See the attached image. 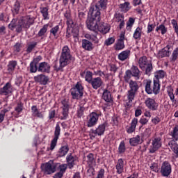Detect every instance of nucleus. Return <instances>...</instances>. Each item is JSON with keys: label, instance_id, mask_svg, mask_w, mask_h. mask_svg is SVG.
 I'll list each match as a JSON object with an SVG mask.
<instances>
[{"label": "nucleus", "instance_id": "nucleus-1", "mask_svg": "<svg viewBox=\"0 0 178 178\" xmlns=\"http://www.w3.org/2000/svg\"><path fill=\"white\" fill-rule=\"evenodd\" d=\"M94 9L90 8L89 15H91V17L87 19L86 26L90 31H98V26L101 22V12Z\"/></svg>", "mask_w": 178, "mask_h": 178}, {"label": "nucleus", "instance_id": "nucleus-2", "mask_svg": "<svg viewBox=\"0 0 178 178\" xmlns=\"http://www.w3.org/2000/svg\"><path fill=\"white\" fill-rule=\"evenodd\" d=\"M72 59V54H70V49H69V47L67 46H64L62 49L59 59L60 67H58V70L63 69L65 66H67L70 62H71Z\"/></svg>", "mask_w": 178, "mask_h": 178}, {"label": "nucleus", "instance_id": "nucleus-3", "mask_svg": "<svg viewBox=\"0 0 178 178\" xmlns=\"http://www.w3.org/2000/svg\"><path fill=\"white\" fill-rule=\"evenodd\" d=\"M138 63L140 69L145 71V74H147V76L151 74L154 67H152V62L148 60L147 56H143L140 57L138 61Z\"/></svg>", "mask_w": 178, "mask_h": 178}, {"label": "nucleus", "instance_id": "nucleus-4", "mask_svg": "<svg viewBox=\"0 0 178 178\" xmlns=\"http://www.w3.org/2000/svg\"><path fill=\"white\" fill-rule=\"evenodd\" d=\"M34 17L27 15L22 17L17 25V32L20 33L24 29H30V26L34 24Z\"/></svg>", "mask_w": 178, "mask_h": 178}, {"label": "nucleus", "instance_id": "nucleus-5", "mask_svg": "<svg viewBox=\"0 0 178 178\" xmlns=\"http://www.w3.org/2000/svg\"><path fill=\"white\" fill-rule=\"evenodd\" d=\"M67 26L68 29L67 30L66 37L67 38H70L72 34V37L74 38H77L79 37V28L74 26V23L73 22V20L72 19H67ZM70 31H72V34H70Z\"/></svg>", "mask_w": 178, "mask_h": 178}, {"label": "nucleus", "instance_id": "nucleus-6", "mask_svg": "<svg viewBox=\"0 0 178 178\" xmlns=\"http://www.w3.org/2000/svg\"><path fill=\"white\" fill-rule=\"evenodd\" d=\"M98 119H99V114L96 112L90 113L86 117V123L87 127H94V126H97Z\"/></svg>", "mask_w": 178, "mask_h": 178}, {"label": "nucleus", "instance_id": "nucleus-7", "mask_svg": "<svg viewBox=\"0 0 178 178\" xmlns=\"http://www.w3.org/2000/svg\"><path fill=\"white\" fill-rule=\"evenodd\" d=\"M84 88L81 83L78 82L75 87L71 88L70 92L73 99H79L83 95Z\"/></svg>", "mask_w": 178, "mask_h": 178}, {"label": "nucleus", "instance_id": "nucleus-8", "mask_svg": "<svg viewBox=\"0 0 178 178\" xmlns=\"http://www.w3.org/2000/svg\"><path fill=\"white\" fill-rule=\"evenodd\" d=\"M41 168L44 175H52V173H55V172H56V164H55L52 161L42 164Z\"/></svg>", "mask_w": 178, "mask_h": 178}, {"label": "nucleus", "instance_id": "nucleus-9", "mask_svg": "<svg viewBox=\"0 0 178 178\" xmlns=\"http://www.w3.org/2000/svg\"><path fill=\"white\" fill-rule=\"evenodd\" d=\"M106 127L105 124H101L95 130L91 129L90 131V137L91 140H94L97 136H103V134L105 133Z\"/></svg>", "mask_w": 178, "mask_h": 178}, {"label": "nucleus", "instance_id": "nucleus-10", "mask_svg": "<svg viewBox=\"0 0 178 178\" xmlns=\"http://www.w3.org/2000/svg\"><path fill=\"white\" fill-rule=\"evenodd\" d=\"M59 136H60V126L59 124H56L55 131H54V137L52 139L50 145V151H54L58 144V140L59 139Z\"/></svg>", "mask_w": 178, "mask_h": 178}, {"label": "nucleus", "instance_id": "nucleus-11", "mask_svg": "<svg viewBox=\"0 0 178 178\" xmlns=\"http://www.w3.org/2000/svg\"><path fill=\"white\" fill-rule=\"evenodd\" d=\"M161 147H162V142L161 141V138H156L152 141V145L149 148V152L150 154H154V152H156V151H158L159 148H161Z\"/></svg>", "mask_w": 178, "mask_h": 178}, {"label": "nucleus", "instance_id": "nucleus-12", "mask_svg": "<svg viewBox=\"0 0 178 178\" xmlns=\"http://www.w3.org/2000/svg\"><path fill=\"white\" fill-rule=\"evenodd\" d=\"M161 173L164 177H168L172 173V165L168 161L163 163L161 168Z\"/></svg>", "mask_w": 178, "mask_h": 178}, {"label": "nucleus", "instance_id": "nucleus-13", "mask_svg": "<svg viewBox=\"0 0 178 178\" xmlns=\"http://www.w3.org/2000/svg\"><path fill=\"white\" fill-rule=\"evenodd\" d=\"M145 106L150 111H156L158 109V106H159V104L156 102V100L152 99L151 97L147 98L145 102Z\"/></svg>", "mask_w": 178, "mask_h": 178}, {"label": "nucleus", "instance_id": "nucleus-14", "mask_svg": "<svg viewBox=\"0 0 178 178\" xmlns=\"http://www.w3.org/2000/svg\"><path fill=\"white\" fill-rule=\"evenodd\" d=\"M61 104L63 105L62 106V115L63 117L60 118L61 120H65V119L67 118V116H69V101L67 99H64L62 102Z\"/></svg>", "mask_w": 178, "mask_h": 178}, {"label": "nucleus", "instance_id": "nucleus-15", "mask_svg": "<svg viewBox=\"0 0 178 178\" xmlns=\"http://www.w3.org/2000/svg\"><path fill=\"white\" fill-rule=\"evenodd\" d=\"M67 161V165L69 169L73 168V166L76 165V163L79 161V158L76 156L72 155V154H70L66 157Z\"/></svg>", "mask_w": 178, "mask_h": 178}, {"label": "nucleus", "instance_id": "nucleus-16", "mask_svg": "<svg viewBox=\"0 0 178 178\" xmlns=\"http://www.w3.org/2000/svg\"><path fill=\"white\" fill-rule=\"evenodd\" d=\"M90 84H91L94 90H98V88L102 87V85L104 84V81H102V79L101 77H96L92 79Z\"/></svg>", "mask_w": 178, "mask_h": 178}, {"label": "nucleus", "instance_id": "nucleus-17", "mask_svg": "<svg viewBox=\"0 0 178 178\" xmlns=\"http://www.w3.org/2000/svg\"><path fill=\"white\" fill-rule=\"evenodd\" d=\"M106 5H108V0H99L95 6H92L90 7V9L93 8L94 10L100 12L99 8L102 9H106Z\"/></svg>", "mask_w": 178, "mask_h": 178}, {"label": "nucleus", "instance_id": "nucleus-18", "mask_svg": "<svg viewBox=\"0 0 178 178\" xmlns=\"http://www.w3.org/2000/svg\"><path fill=\"white\" fill-rule=\"evenodd\" d=\"M12 91H13L12 85H10V83L8 82L3 88H0V95H8V94H11Z\"/></svg>", "mask_w": 178, "mask_h": 178}, {"label": "nucleus", "instance_id": "nucleus-19", "mask_svg": "<svg viewBox=\"0 0 178 178\" xmlns=\"http://www.w3.org/2000/svg\"><path fill=\"white\" fill-rule=\"evenodd\" d=\"M34 80L35 83H40V84H43V86H45L49 81V78L44 74H39L34 76Z\"/></svg>", "mask_w": 178, "mask_h": 178}, {"label": "nucleus", "instance_id": "nucleus-20", "mask_svg": "<svg viewBox=\"0 0 178 178\" xmlns=\"http://www.w3.org/2000/svg\"><path fill=\"white\" fill-rule=\"evenodd\" d=\"M115 22L119 23V29L122 30L124 27V15L118 13L115 15Z\"/></svg>", "mask_w": 178, "mask_h": 178}, {"label": "nucleus", "instance_id": "nucleus-21", "mask_svg": "<svg viewBox=\"0 0 178 178\" xmlns=\"http://www.w3.org/2000/svg\"><path fill=\"white\" fill-rule=\"evenodd\" d=\"M38 70V72H41V73H49L51 66L47 63L42 62L40 63Z\"/></svg>", "mask_w": 178, "mask_h": 178}, {"label": "nucleus", "instance_id": "nucleus-22", "mask_svg": "<svg viewBox=\"0 0 178 178\" xmlns=\"http://www.w3.org/2000/svg\"><path fill=\"white\" fill-rule=\"evenodd\" d=\"M115 169L118 175H122V172L124 170V161L123 159H120L118 160L115 165Z\"/></svg>", "mask_w": 178, "mask_h": 178}, {"label": "nucleus", "instance_id": "nucleus-23", "mask_svg": "<svg viewBox=\"0 0 178 178\" xmlns=\"http://www.w3.org/2000/svg\"><path fill=\"white\" fill-rule=\"evenodd\" d=\"M129 58H130V50L129 49L122 51L121 53L118 54V59L122 62H124V60H127Z\"/></svg>", "mask_w": 178, "mask_h": 178}, {"label": "nucleus", "instance_id": "nucleus-24", "mask_svg": "<svg viewBox=\"0 0 178 178\" xmlns=\"http://www.w3.org/2000/svg\"><path fill=\"white\" fill-rule=\"evenodd\" d=\"M170 46L167 45L165 47L161 49L158 54L159 58H165V56H169L170 55Z\"/></svg>", "mask_w": 178, "mask_h": 178}, {"label": "nucleus", "instance_id": "nucleus-25", "mask_svg": "<svg viewBox=\"0 0 178 178\" xmlns=\"http://www.w3.org/2000/svg\"><path fill=\"white\" fill-rule=\"evenodd\" d=\"M32 115L35 118H39V119H44V114L42 112H40V110L37 108V106H33L31 107Z\"/></svg>", "mask_w": 178, "mask_h": 178}, {"label": "nucleus", "instance_id": "nucleus-26", "mask_svg": "<svg viewBox=\"0 0 178 178\" xmlns=\"http://www.w3.org/2000/svg\"><path fill=\"white\" fill-rule=\"evenodd\" d=\"M82 48L86 49V51H92L94 45L89 40L83 39L82 40Z\"/></svg>", "mask_w": 178, "mask_h": 178}, {"label": "nucleus", "instance_id": "nucleus-27", "mask_svg": "<svg viewBox=\"0 0 178 178\" xmlns=\"http://www.w3.org/2000/svg\"><path fill=\"white\" fill-rule=\"evenodd\" d=\"M138 123V119L134 118L131 122V126L127 129V133L131 134L134 131H136V127Z\"/></svg>", "mask_w": 178, "mask_h": 178}, {"label": "nucleus", "instance_id": "nucleus-28", "mask_svg": "<svg viewBox=\"0 0 178 178\" xmlns=\"http://www.w3.org/2000/svg\"><path fill=\"white\" fill-rule=\"evenodd\" d=\"M109 30H111V29L106 24H100L99 26H97V31H99L102 34H106V33L109 32Z\"/></svg>", "mask_w": 178, "mask_h": 178}, {"label": "nucleus", "instance_id": "nucleus-29", "mask_svg": "<svg viewBox=\"0 0 178 178\" xmlns=\"http://www.w3.org/2000/svg\"><path fill=\"white\" fill-rule=\"evenodd\" d=\"M142 143L143 140L140 136H136V137L129 139V144L133 147H136V145H138V144H141Z\"/></svg>", "mask_w": 178, "mask_h": 178}, {"label": "nucleus", "instance_id": "nucleus-30", "mask_svg": "<svg viewBox=\"0 0 178 178\" xmlns=\"http://www.w3.org/2000/svg\"><path fill=\"white\" fill-rule=\"evenodd\" d=\"M161 90V85L159 84V80L154 79V83L152 87V92L154 94H159V91Z\"/></svg>", "mask_w": 178, "mask_h": 178}, {"label": "nucleus", "instance_id": "nucleus-31", "mask_svg": "<svg viewBox=\"0 0 178 178\" xmlns=\"http://www.w3.org/2000/svg\"><path fill=\"white\" fill-rule=\"evenodd\" d=\"M16 66H17V62L16 60L9 61L7 69L8 73H13L16 69Z\"/></svg>", "mask_w": 178, "mask_h": 178}, {"label": "nucleus", "instance_id": "nucleus-32", "mask_svg": "<svg viewBox=\"0 0 178 178\" xmlns=\"http://www.w3.org/2000/svg\"><path fill=\"white\" fill-rule=\"evenodd\" d=\"M67 152H69V146L67 145H66L62 146L59 149L58 155V156L62 158V156H66Z\"/></svg>", "mask_w": 178, "mask_h": 178}, {"label": "nucleus", "instance_id": "nucleus-33", "mask_svg": "<svg viewBox=\"0 0 178 178\" xmlns=\"http://www.w3.org/2000/svg\"><path fill=\"white\" fill-rule=\"evenodd\" d=\"M131 72L134 77H136L138 80V79H140V76H141V74L140 73V70L137 66L133 65L131 67Z\"/></svg>", "mask_w": 178, "mask_h": 178}, {"label": "nucleus", "instance_id": "nucleus-34", "mask_svg": "<svg viewBox=\"0 0 178 178\" xmlns=\"http://www.w3.org/2000/svg\"><path fill=\"white\" fill-rule=\"evenodd\" d=\"M169 146L171 150L175 154L176 156L178 157V145L175 140H171L169 143Z\"/></svg>", "mask_w": 178, "mask_h": 178}, {"label": "nucleus", "instance_id": "nucleus-35", "mask_svg": "<svg viewBox=\"0 0 178 178\" xmlns=\"http://www.w3.org/2000/svg\"><path fill=\"white\" fill-rule=\"evenodd\" d=\"M143 34V28L138 26L133 35V37L135 40H140L141 38V35Z\"/></svg>", "mask_w": 178, "mask_h": 178}, {"label": "nucleus", "instance_id": "nucleus-36", "mask_svg": "<svg viewBox=\"0 0 178 178\" xmlns=\"http://www.w3.org/2000/svg\"><path fill=\"white\" fill-rule=\"evenodd\" d=\"M48 8L43 7L40 8V13L43 17V20H49V13H48Z\"/></svg>", "mask_w": 178, "mask_h": 178}, {"label": "nucleus", "instance_id": "nucleus-37", "mask_svg": "<svg viewBox=\"0 0 178 178\" xmlns=\"http://www.w3.org/2000/svg\"><path fill=\"white\" fill-rule=\"evenodd\" d=\"M87 158L88 164L89 165V166H90V168H92V166H95L97 165L95 162V159H94V154L90 153L87 156Z\"/></svg>", "mask_w": 178, "mask_h": 178}, {"label": "nucleus", "instance_id": "nucleus-38", "mask_svg": "<svg viewBox=\"0 0 178 178\" xmlns=\"http://www.w3.org/2000/svg\"><path fill=\"white\" fill-rule=\"evenodd\" d=\"M119 8L121 12L126 13V12H129V10L131 9L130 3L127 1L124 3H121L120 4Z\"/></svg>", "mask_w": 178, "mask_h": 178}, {"label": "nucleus", "instance_id": "nucleus-39", "mask_svg": "<svg viewBox=\"0 0 178 178\" xmlns=\"http://www.w3.org/2000/svg\"><path fill=\"white\" fill-rule=\"evenodd\" d=\"M137 92H134L133 90H128V93H127V98L129 100V104H127V106H130V104H131V102H133V100L134 99L135 97H136V93Z\"/></svg>", "mask_w": 178, "mask_h": 178}, {"label": "nucleus", "instance_id": "nucleus-40", "mask_svg": "<svg viewBox=\"0 0 178 178\" xmlns=\"http://www.w3.org/2000/svg\"><path fill=\"white\" fill-rule=\"evenodd\" d=\"M156 31L157 33H160L162 34V35H164V34H166V33H168V28H166V26H165V24H161L160 25H159L158 26H156Z\"/></svg>", "mask_w": 178, "mask_h": 178}, {"label": "nucleus", "instance_id": "nucleus-41", "mask_svg": "<svg viewBox=\"0 0 178 178\" xmlns=\"http://www.w3.org/2000/svg\"><path fill=\"white\" fill-rule=\"evenodd\" d=\"M102 98L106 101V102H111V101H112L111 92L108 91V90H105L103 92Z\"/></svg>", "mask_w": 178, "mask_h": 178}, {"label": "nucleus", "instance_id": "nucleus-42", "mask_svg": "<svg viewBox=\"0 0 178 178\" xmlns=\"http://www.w3.org/2000/svg\"><path fill=\"white\" fill-rule=\"evenodd\" d=\"M49 26V24H44L42 28L40 29L39 32L38 33V37H42L45 35L47 31H48V27Z\"/></svg>", "mask_w": 178, "mask_h": 178}, {"label": "nucleus", "instance_id": "nucleus-43", "mask_svg": "<svg viewBox=\"0 0 178 178\" xmlns=\"http://www.w3.org/2000/svg\"><path fill=\"white\" fill-rule=\"evenodd\" d=\"M129 88L131 91H134L135 92H137V91H138V84L137 83L136 81H130L129 82Z\"/></svg>", "mask_w": 178, "mask_h": 178}, {"label": "nucleus", "instance_id": "nucleus-44", "mask_svg": "<svg viewBox=\"0 0 178 178\" xmlns=\"http://www.w3.org/2000/svg\"><path fill=\"white\" fill-rule=\"evenodd\" d=\"M165 76H166V73L163 70H159L154 73V77L156 80H159V79H163Z\"/></svg>", "mask_w": 178, "mask_h": 178}, {"label": "nucleus", "instance_id": "nucleus-45", "mask_svg": "<svg viewBox=\"0 0 178 178\" xmlns=\"http://www.w3.org/2000/svg\"><path fill=\"white\" fill-rule=\"evenodd\" d=\"M151 84H152V81H151V80L146 81L145 88L147 94H152V89L151 88Z\"/></svg>", "mask_w": 178, "mask_h": 178}, {"label": "nucleus", "instance_id": "nucleus-46", "mask_svg": "<svg viewBox=\"0 0 178 178\" xmlns=\"http://www.w3.org/2000/svg\"><path fill=\"white\" fill-rule=\"evenodd\" d=\"M167 92L172 102H175V94H173V88L172 86L167 88Z\"/></svg>", "mask_w": 178, "mask_h": 178}, {"label": "nucleus", "instance_id": "nucleus-47", "mask_svg": "<svg viewBox=\"0 0 178 178\" xmlns=\"http://www.w3.org/2000/svg\"><path fill=\"white\" fill-rule=\"evenodd\" d=\"M136 22V19L133 17H129V20L127 22V30L131 31V29H133V26L134 25V23Z\"/></svg>", "mask_w": 178, "mask_h": 178}, {"label": "nucleus", "instance_id": "nucleus-48", "mask_svg": "<svg viewBox=\"0 0 178 178\" xmlns=\"http://www.w3.org/2000/svg\"><path fill=\"white\" fill-rule=\"evenodd\" d=\"M85 38H87V40H90V41H94V42L98 43V38H97V35L86 33L85 35Z\"/></svg>", "mask_w": 178, "mask_h": 178}, {"label": "nucleus", "instance_id": "nucleus-49", "mask_svg": "<svg viewBox=\"0 0 178 178\" xmlns=\"http://www.w3.org/2000/svg\"><path fill=\"white\" fill-rule=\"evenodd\" d=\"M124 48V42L121 40H118L117 43L115 44V49L117 51H120Z\"/></svg>", "mask_w": 178, "mask_h": 178}, {"label": "nucleus", "instance_id": "nucleus-50", "mask_svg": "<svg viewBox=\"0 0 178 178\" xmlns=\"http://www.w3.org/2000/svg\"><path fill=\"white\" fill-rule=\"evenodd\" d=\"M94 78H92V72L88 71L86 72V74L85 76V80L86 81H88V83H89V84L91 83V81H92V79Z\"/></svg>", "mask_w": 178, "mask_h": 178}, {"label": "nucleus", "instance_id": "nucleus-51", "mask_svg": "<svg viewBox=\"0 0 178 178\" xmlns=\"http://www.w3.org/2000/svg\"><path fill=\"white\" fill-rule=\"evenodd\" d=\"M126 151V145H124V142L122 141L120 143L119 147H118V152L119 154H123Z\"/></svg>", "mask_w": 178, "mask_h": 178}, {"label": "nucleus", "instance_id": "nucleus-52", "mask_svg": "<svg viewBox=\"0 0 178 178\" xmlns=\"http://www.w3.org/2000/svg\"><path fill=\"white\" fill-rule=\"evenodd\" d=\"M59 31V26H55L54 27L51 28L50 30V33L54 35V37H56V34Z\"/></svg>", "mask_w": 178, "mask_h": 178}, {"label": "nucleus", "instance_id": "nucleus-53", "mask_svg": "<svg viewBox=\"0 0 178 178\" xmlns=\"http://www.w3.org/2000/svg\"><path fill=\"white\" fill-rule=\"evenodd\" d=\"M115 42V38L111 37L106 39L104 42V45H106V47H109V45H112Z\"/></svg>", "mask_w": 178, "mask_h": 178}, {"label": "nucleus", "instance_id": "nucleus-54", "mask_svg": "<svg viewBox=\"0 0 178 178\" xmlns=\"http://www.w3.org/2000/svg\"><path fill=\"white\" fill-rule=\"evenodd\" d=\"M37 47V42H33L28 45V48L26 49L27 52H31L34 48Z\"/></svg>", "mask_w": 178, "mask_h": 178}, {"label": "nucleus", "instance_id": "nucleus-55", "mask_svg": "<svg viewBox=\"0 0 178 178\" xmlns=\"http://www.w3.org/2000/svg\"><path fill=\"white\" fill-rule=\"evenodd\" d=\"M172 138L177 141L178 140V125L174 128L173 133H172Z\"/></svg>", "mask_w": 178, "mask_h": 178}, {"label": "nucleus", "instance_id": "nucleus-56", "mask_svg": "<svg viewBox=\"0 0 178 178\" xmlns=\"http://www.w3.org/2000/svg\"><path fill=\"white\" fill-rule=\"evenodd\" d=\"M30 72L31 73H35L37 72V64L33 62L30 63Z\"/></svg>", "mask_w": 178, "mask_h": 178}, {"label": "nucleus", "instance_id": "nucleus-57", "mask_svg": "<svg viewBox=\"0 0 178 178\" xmlns=\"http://www.w3.org/2000/svg\"><path fill=\"white\" fill-rule=\"evenodd\" d=\"M15 27H16V30L17 31V25H16V19H13L10 24L8 25V28L10 30H13V29H15Z\"/></svg>", "mask_w": 178, "mask_h": 178}, {"label": "nucleus", "instance_id": "nucleus-58", "mask_svg": "<svg viewBox=\"0 0 178 178\" xmlns=\"http://www.w3.org/2000/svg\"><path fill=\"white\" fill-rule=\"evenodd\" d=\"M147 29V34H149V33H152V31H154V29H155V24H148Z\"/></svg>", "mask_w": 178, "mask_h": 178}, {"label": "nucleus", "instance_id": "nucleus-59", "mask_svg": "<svg viewBox=\"0 0 178 178\" xmlns=\"http://www.w3.org/2000/svg\"><path fill=\"white\" fill-rule=\"evenodd\" d=\"M149 121V118H147L144 116L141 117L140 120H139V123H140V124H147V123H148V122Z\"/></svg>", "mask_w": 178, "mask_h": 178}, {"label": "nucleus", "instance_id": "nucleus-60", "mask_svg": "<svg viewBox=\"0 0 178 178\" xmlns=\"http://www.w3.org/2000/svg\"><path fill=\"white\" fill-rule=\"evenodd\" d=\"M13 9H14L15 13H19V10H20V3H19V1H16L15 3Z\"/></svg>", "mask_w": 178, "mask_h": 178}, {"label": "nucleus", "instance_id": "nucleus-61", "mask_svg": "<svg viewBox=\"0 0 178 178\" xmlns=\"http://www.w3.org/2000/svg\"><path fill=\"white\" fill-rule=\"evenodd\" d=\"M152 133V131L151 130V128H147L145 130L143 134H144L145 137L148 138V137H149L151 136Z\"/></svg>", "mask_w": 178, "mask_h": 178}, {"label": "nucleus", "instance_id": "nucleus-62", "mask_svg": "<svg viewBox=\"0 0 178 178\" xmlns=\"http://www.w3.org/2000/svg\"><path fill=\"white\" fill-rule=\"evenodd\" d=\"M177 56H178V49H175L173 51L172 55V60H176V59H177Z\"/></svg>", "mask_w": 178, "mask_h": 178}, {"label": "nucleus", "instance_id": "nucleus-63", "mask_svg": "<svg viewBox=\"0 0 178 178\" xmlns=\"http://www.w3.org/2000/svg\"><path fill=\"white\" fill-rule=\"evenodd\" d=\"M86 108L84 106H80L79 109L78 110V118H81L84 113V110Z\"/></svg>", "mask_w": 178, "mask_h": 178}, {"label": "nucleus", "instance_id": "nucleus-64", "mask_svg": "<svg viewBox=\"0 0 178 178\" xmlns=\"http://www.w3.org/2000/svg\"><path fill=\"white\" fill-rule=\"evenodd\" d=\"M55 110L54 109H51L49 111V119H54L55 118Z\"/></svg>", "mask_w": 178, "mask_h": 178}]
</instances>
